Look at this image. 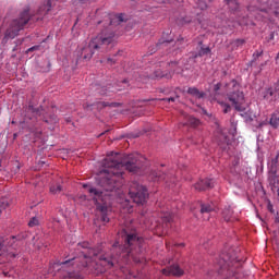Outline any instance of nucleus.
<instances>
[{
  "mask_svg": "<svg viewBox=\"0 0 279 279\" xmlns=\"http://www.w3.org/2000/svg\"><path fill=\"white\" fill-rule=\"evenodd\" d=\"M219 106L221 107L225 114H228L232 110V107L228 105L227 102L219 101Z\"/></svg>",
  "mask_w": 279,
  "mask_h": 279,
  "instance_id": "obj_21",
  "label": "nucleus"
},
{
  "mask_svg": "<svg viewBox=\"0 0 279 279\" xmlns=\"http://www.w3.org/2000/svg\"><path fill=\"white\" fill-rule=\"evenodd\" d=\"M278 158L279 155H276L275 158H272L269 162V169L271 173H276L278 171Z\"/></svg>",
  "mask_w": 279,
  "mask_h": 279,
  "instance_id": "obj_17",
  "label": "nucleus"
},
{
  "mask_svg": "<svg viewBox=\"0 0 279 279\" xmlns=\"http://www.w3.org/2000/svg\"><path fill=\"white\" fill-rule=\"evenodd\" d=\"M50 193L52 195H60V193H62V184H60V183H52L50 185Z\"/></svg>",
  "mask_w": 279,
  "mask_h": 279,
  "instance_id": "obj_15",
  "label": "nucleus"
},
{
  "mask_svg": "<svg viewBox=\"0 0 279 279\" xmlns=\"http://www.w3.org/2000/svg\"><path fill=\"white\" fill-rule=\"evenodd\" d=\"M129 195L134 204L143 205L147 202V197H149V193L147 192V187L141 185L138 182L134 181L130 184Z\"/></svg>",
  "mask_w": 279,
  "mask_h": 279,
  "instance_id": "obj_7",
  "label": "nucleus"
},
{
  "mask_svg": "<svg viewBox=\"0 0 279 279\" xmlns=\"http://www.w3.org/2000/svg\"><path fill=\"white\" fill-rule=\"evenodd\" d=\"M189 95H192V97H195L196 99H204L206 97V94L204 92H199L196 87H190L187 89Z\"/></svg>",
  "mask_w": 279,
  "mask_h": 279,
  "instance_id": "obj_12",
  "label": "nucleus"
},
{
  "mask_svg": "<svg viewBox=\"0 0 279 279\" xmlns=\"http://www.w3.org/2000/svg\"><path fill=\"white\" fill-rule=\"evenodd\" d=\"M177 23H181V25H184V23H191V19L189 17H182L181 20L178 19Z\"/></svg>",
  "mask_w": 279,
  "mask_h": 279,
  "instance_id": "obj_30",
  "label": "nucleus"
},
{
  "mask_svg": "<svg viewBox=\"0 0 279 279\" xmlns=\"http://www.w3.org/2000/svg\"><path fill=\"white\" fill-rule=\"evenodd\" d=\"M108 106H110V104H108V102H106V101L97 102V107H98V108H106V107H108Z\"/></svg>",
  "mask_w": 279,
  "mask_h": 279,
  "instance_id": "obj_31",
  "label": "nucleus"
},
{
  "mask_svg": "<svg viewBox=\"0 0 279 279\" xmlns=\"http://www.w3.org/2000/svg\"><path fill=\"white\" fill-rule=\"evenodd\" d=\"M49 10H51V0H48L47 4L39 7V9L37 11V21H40L43 19V16H45V14H47V12H49Z\"/></svg>",
  "mask_w": 279,
  "mask_h": 279,
  "instance_id": "obj_11",
  "label": "nucleus"
},
{
  "mask_svg": "<svg viewBox=\"0 0 279 279\" xmlns=\"http://www.w3.org/2000/svg\"><path fill=\"white\" fill-rule=\"evenodd\" d=\"M253 56H256V58H259V56H263V52H256Z\"/></svg>",
  "mask_w": 279,
  "mask_h": 279,
  "instance_id": "obj_38",
  "label": "nucleus"
},
{
  "mask_svg": "<svg viewBox=\"0 0 279 279\" xmlns=\"http://www.w3.org/2000/svg\"><path fill=\"white\" fill-rule=\"evenodd\" d=\"M7 256H11L12 258H14L16 255L12 252H9V253H7Z\"/></svg>",
  "mask_w": 279,
  "mask_h": 279,
  "instance_id": "obj_36",
  "label": "nucleus"
},
{
  "mask_svg": "<svg viewBox=\"0 0 279 279\" xmlns=\"http://www.w3.org/2000/svg\"><path fill=\"white\" fill-rule=\"evenodd\" d=\"M219 88H220V85H219V84H216V85H215V90H219Z\"/></svg>",
  "mask_w": 279,
  "mask_h": 279,
  "instance_id": "obj_40",
  "label": "nucleus"
},
{
  "mask_svg": "<svg viewBox=\"0 0 279 279\" xmlns=\"http://www.w3.org/2000/svg\"><path fill=\"white\" fill-rule=\"evenodd\" d=\"M201 123L202 122L197 118H194V117L189 118V124L191 125V128H199Z\"/></svg>",
  "mask_w": 279,
  "mask_h": 279,
  "instance_id": "obj_20",
  "label": "nucleus"
},
{
  "mask_svg": "<svg viewBox=\"0 0 279 279\" xmlns=\"http://www.w3.org/2000/svg\"><path fill=\"white\" fill-rule=\"evenodd\" d=\"M173 75H171V74H162V72L160 71V70H158V71H156L155 72V78L156 80H160V78H162V77H167V80H171V77H172Z\"/></svg>",
  "mask_w": 279,
  "mask_h": 279,
  "instance_id": "obj_22",
  "label": "nucleus"
},
{
  "mask_svg": "<svg viewBox=\"0 0 279 279\" xmlns=\"http://www.w3.org/2000/svg\"><path fill=\"white\" fill-rule=\"evenodd\" d=\"M118 234L123 243L122 246L116 242L110 253L104 254L101 246H92L86 241L80 242L75 248L65 251L61 255V259L51 264L50 271L60 278H77V274L73 269L81 271L93 263H99L105 269H112L120 263H128V258L133 256L132 252L143 245V238H138L135 232H128L125 229Z\"/></svg>",
  "mask_w": 279,
  "mask_h": 279,
  "instance_id": "obj_1",
  "label": "nucleus"
},
{
  "mask_svg": "<svg viewBox=\"0 0 279 279\" xmlns=\"http://www.w3.org/2000/svg\"><path fill=\"white\" fill-rule=\"evenodd\" d=\"M38 49H40L39 46H33V47L28 48L26 52L29 53V52L36 51V50H38Z\"/></svg>",
  "mask_w": 279,
  "mask_h": 279,
  "instance_id": "obj_32",
  "label": "nucleus"
},
{
  "mask_svg": "<svg viewBox=\"0 0 279 279\" xmlns=\"http://www.w3.org/2000/svg\"><path fill=\"white\" fill-rule=\"evenodd\" d=\"M234 211L232 210L231 207L225 208L222 211V216L225 221H234V219H236L235 217H233Z\"/></svg>",
  "mask_w": 279,
  "mask_h": 279,
  "instance_id": "obj_13",
  "label": "nucleus"
},
{
  "mask_svg": "<svg viewBox=\"0 0 279 279\" xmlns=\"http://www.w3.org/2000/svg\"><path fill=\"white\" fill-rule=\"evenodd\" d=\"M108 62H111V64H114V62H117V59L108 58Z\"/></svg>",
  "mask_w": 279,
  "mask_h": 279,
  "instance_id": "obj_35",
  "label": "nucleus"
},
{
  "mask_svg": "<svg viewBox=\"0 0 279 279\" xmlns=\"http://www.w3.org/2000/svg\"><path fill=\"white\" fill-rule=\"evenodd\" d=\"M227 99L238 112L245 111V94H243L241 85L235 80L227 84Z\"/></svg>",
  "mask_w": 279,
  "mask_h": 279,
  "instance_id": "obj_6",
  "label": "nucleus"
},
{
  "mask_svg": "<svg viewBox=\"0 0 279 279\" xmlns=\"http://www.w3.org/2000/svg\"><path fill=\"white\" fill-rule=\"evenodd\" d=\"M5 208H8V202H5V199L0 201V215Z\"/></svg>",
  "mask_w": 279,
  "mask_h": 279,
  "instance_id": "obj_28",
  "label": "nucleus"
},
{
  "mask_svg": "<svg viewBox=\"0 0 279 279\" xmlns=\"http://www.w3.org/2000/svg\"><path fill=\"white\" fill-rule=\"evenodd\" d=\"M7 250H5V244H3V240L0 239V256L5 255Z\"/></svg>",
  "mask_w": 279,
  "mask_h": 279,
  "instance_id": "obj_24",
  "label": "nucleus"
},
{
  "mask_svg": "<svg viewBox=\"0 0 279 279\" xmlns=\"http://www.w3.org/2000/svg\"><path fill=\"white\" fill-rule=\"evenodd\" d=\"M66 123H71V118L65 119Z\"/></svg>",
  "mask_w": 279,
  "mask_h": 279,
  "instance_id": "obj_43",
  "label": "nucleus"
},
{
  "mask_svg": "<svg viewBox=\"0 0 279 279\" xmlns=\"http://www.w3.org/2000/svg\"><path fill=\"white\" fill-rule=\"evenodd\" d=\"M168 43H173V39H162L158 43V45H165V44H168Z\"/></svg>",
  "mask_w": 279,
  "mask_h": 279,
  "instance_id": "obj_33",
  "label": "nucleus"
},
{
  "mask_svg": "<svg viewBox=\"0 0 279 279\" xmlns=\"http://www.w3.org/2000/svg\"><path fill=\"white\" fill-rule=\"evenodd\" d=\"M215 210V204H202L201 205V215H209Z\"/></svg>",
  "mask_w": 279,
  "mask_h": 279,
  "instance_id": "obj_14",
  "label": "nucleus"
},
{
  "mask_svg": "<svg viewBox=\"0 0 279 279\" xmlns=\"http://www.w3.org/2000/svg\"><path fill=\"white\" fill-rule=\"evenodd\" d=\"M46 123H58V117L56 114H52L49 117V120H45Z\"/></svg>",
  "mask_w": 279,
  "mask_h": 279,
  "instance_id": "obj_27",
  "label": "nucleus"
},
{
  "mask_svg": "<svg viewBox=\"0 0 279 279\" xmlns=\"http://www.w3.org/2000/svg\"><path fill=\"white\" fill-rule=\"evenodd\" d=\"M141 169H143V161L138 155H129L123 162L119 153L111 151L102 161L99 184L107 192L119 191L123 186L125 171L140 173Z\"/></svg>",
  "mask_w": 279,
  "mask_h": 279,
  "instance_id": "obj_2",
  "label": "nucleus"
},
{
  "mask_svg": "<svg viewBox=\"0 0 279 279\" xmlns=\"http://www.w3.org/2000/svg\"><path fill=\"white\" fill-rule=\"evenodd\" d=\"M29 21H32V15H29V8H26L20 13L17 19L9 23L2 43L5 44L9 40H14V38L19 36V33L25 29V25H27Z\"/></svg>",
  "mask_w": 279,
  "mask_h": 279,
  "instance_id": "obj_5",
  "label": "nucleus"
},
{
  "mask_svg": "<svg viewBox=\"0 0 279 279\" xmlns=\"http://www.w3.org/2000/svg\"><path fill=\"white\" fill-rule=\"evenodd\" d=\"M175 276L177 278H180L182 276H184V270L182 268H180V266H175Z\"/></svg>",
  "mask_w": 279,
  "mask_h": 279,
  "instance_id": "obj_26",
  "label": "nucleus"
},
{
  "mask_svg": "<svg viewBox=\"0 0 279 279\" xmlns=\"http://www.w3.org/2000/svg\"><path fill=\"white\" fill-rule=\"evenodd\" d=\"M177 247H184V243L175 244Z\"/></svg>",
  "mask_w": 279,
  "mask_h": 279,
  "instance_id": "obj_39",
  "label": "nucleus"
},
{
  "mask_svg": "<svg viewBox=\"0 0 279 279\" xmlns=\"http://www.w3.org/2000/svg\"><path fill=\"white\" fill-rule=\"evenodd\" d=\"M244 44H245V40H244V39H236V40H235L236 47H241V45H244Z\"/></svg>",
  "mask_w": 279,
  "mask_h": 279,
  "instance_id": "obj_34",
  "label": "nucleus"
},
{
  "mask_svg": "<svg viewBox=\"0 0 279 279\" xmlns=\"http://www.w3.org/2000/svg\"><path fill=\"white\" fill-rule=\"evenodd\" d=\"M38 223H39L38 218L33 217V218L29 220L28 226H29V228H34V227L38 226Z\"/></svg>",
  "mask_w": 279,
  "mask_h": 279,
  "instance_id": "obj_23",
  "label": "nucleus"
},
{
  "mask_svg": "<svg viewBox=\"0 0 279 279\" xmlns=\"http://www.w3.org/2000/svg\"><path fill=\"white\" fill-rule=\"evenodd\" d=\"M214 186L213 179H203L194 184L196 191H208V189H213Z\"/></svg>",
  "mask_w": 279,
  "mask_h": 279,
  "instance_id": "obj_10",
  "label": "nucleus"
},
{
  "mask_svg": "<svg viewBox=\"0 0 279 279\" xmlns=\"http://www.w3.org/2000/svg\"><path fill=\"white\" fill-rule=\"evenodd\" d=\"M123 23V14H107L97 23L100 33L89 41L88 47L83 48L82 56L90 60L95 51H108L117 45V27Z\"/></svg>",
  "mask_w": 279,
  "mask_h": 279,
  "instance_id": "obj_3",
  "label": "nucleus"
},
{
  "mask_svg": "<svg viewBox=\"0 0 279 279\" xmlns=\"http://www.w3.org/2000/svg\"><path fill=\"white\" fill-rule=\"evenodd\" d=\"M163 276H175V266H171L162 269Z\"/></svg>",
  "mask_w": 279,
  "mask_h": 279,
  "instance_id": "obj_19",
  "label": "nucleus"
},
{
  "mask_svg": "<svg viewBox=\"0 0 279 279\" xmlns=\"http://www.w3.org/2000/svg\"><path fill=\"white\" fill-rule=\"evenodd\" d=\"M240 25H247V22L241 21V22H240Z\"/></svg>",
  "mask_w": 279,
  "mask_h": 279,
  "instance_id": "obj_41",
  "label": "nucleus"
},
{
  "mask_svg": "<svg viewBox=\"0 0 279 279\" xmlns=\"http://www.w3.org/2000/svg\"><path fill=\"white\" fill-rule=\"evenodd\" d=\"M83 189H86L87 193L96 205V209L101 214V221H104V223H108V221H110V218L108 217V210H110L108 199H110V196L104 194L101 190L93 187L88 184H83Z\"/></svg>",
  "mask_w": 279,
  "mask_h": 279,
  "instance_id": "obj_4",
  "label": "nucleus"
},
{
  "mask_svg": "<svg viewBox=\"0 0 279 279\" xmlns=\"http://www.w3.org/2000/svg\"><path fill=\"white\" fill-rule=\"evenodd\" d=\"M248 12H262L263 14H272L279 19V0H268L258 7L250 5Z\"/></svg>",
  "mask_w": 279,
  "mask_h": 279,
  "instance_id": "obj_8",
  "label": "nucleus"
},
{
  "mask_svg": "<svg viewBox=\"0 0 279 279\" xmlns=\"http://www.w3.org/2000/svg\"><path fill=\"white\" fill-rule=\"evenodd\" d=\"M228 260H230L228 257L222 256V263L227 264V263H228Z\"/></svg>",
  "mask_w": 279,
  "mask_h": 279,
  "instance_id": "obj_37",
  "label": "nucleus"
},
{
  "mask_svg": "<svg viewBox=\"0 0 279 279\" xmlns=\"http://www.w3.org/2000/svg\"><path fill=\"white\" fill-rule=\"evenodd\" d=\"M95 90L98 95H101L104 97L110 95V93H119V90H123V87H119V85H117L116 87L112 85H95Z\"/></svg>",
  "mask_w": 279,
  "mask_h": 279,
  "instance_id": "obj_9",
  "label": "nucleus"
},
{
  "mask_svg": "<svg viewBox=\"0 0 279 279\" xmlns=\"http://www.w3.org/2000/svg\"><path fill=\"white\" fill-rule=\"evenodd\" d=\"M198 8L201 10H208V4L204 3V0H199Z\"/></svg>",
  "mask_w": 279,
  "mask_h": 279,
  "instance_id": "obj_29",
  "label": "nucleus"
},
{
  "mask_svg": "<svg viewBox=\"0 0 279 279\" xmlns=\"http://www.w3.org/2000/svg\"><path fill=\"white\" fill-rule=\"evenodd\" d=\"M208 53H210V48L206 47V48H201L198 56H208Z\"/></svg>",
  "mask_w": 279,
  "mask_h": 279,
  "instance_id": "obj_25",
  "label": "nucleus"
},
{
  "mask_svg": "<svg viewBox=\"0 0 279 279\" xmlns=\"http://www.w3.org/2000/svg\"><path fill=\"white\" fill-rule=\"evenodd\" d=\"M122 84H124V86H128V81L126 80L122 81Z\"/></svg>",
  "mask_w": 279,
  "mask_h": 279,
  "instance_id": "obj_42",
  "label": "nucleus"
},
{
  "mask_svg": "<svg viewBox=\"0 0 279 279\" xmlns=\"http://www.w3.org/2000/svg\"><path fill=\"white\" fill-rule=\"evenodd\" d=\"M227 4L232 12H236L239 10V2L236 0H227Z\"/></svg>",
  "mask_w": 279,
  "mask_h": 279,
  "instance_id": "obj_18",
  "label": "nucleus"
},
{
  "mask_svg": "<svg viewBox=\"0 0 279 279\" xmlns=\"http://www.w3.org/2000/svg\"><path fill=\"white\" fill-rule=\"evenodd\" d=\"M169 101H175V99L174 98H169Z\"/></svg>",
  "mask_w": 279,
  "mask_h": 279,
  "instance_id": "obj_44",
  "label": "nucleus"
},
{
  "mask_svg": "<svg viewBox=\"0 0 279 279\" xmlns=\"http://www.w3.org/2000/svg\"><path fill=\"white\" fill-rule=\"evenodd\" d=\"M28 109H29V110H34V107H33V106H29Z\"/></svg>",
  "mask_w": 279,
  "mask_h": 279,
  "instance_id": "obj_45",
  "label": "nucleus"
},
{
  "mask_svg": "<svg viewBox=\"0 0 279 279\" xmlns=\"http://www.w3.org/2000/svg\"><path fill=\"white\" fill-rule=\"evenodd\" d=\"M269 125H271V128H274V130H279V116L274 113L270 117L269 120Z\"/></svg>",
  "mask_w": 279,
  "mask_h": 279,
  "instance_id": "obj_16",
  "label": "nucleus"
}]
</instances>
